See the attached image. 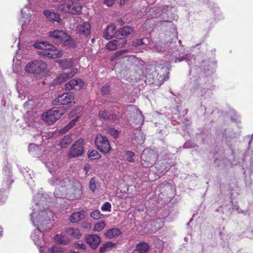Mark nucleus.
<instances>
[{
	"instance_id": "obj_1",
	"label": "nucleus",
	"mask_w": 253,
	"mask_h": 253,
	"mask_svg": "<svg viewBox=\"0 0 253 253\" xmlns=\"http://www.w3.org/2000/svg\"><path fill=\"white\" fill-rule=\"evenodd\" d=\"M33 210V212L31 214V219L34 225L38 228L31 234V238L35 244L38 247L42 245V241L43 239V234L40 229V227L44 230L49 229L48 225L50 223V218L52 217V212L47 209L44 211H40L38 213Z\"/></svg>"
},
{
	"instance_id": "obj_2",
	"label": "nucleus",
	"mask_w": 253,
	"mask_h": 253,
	"mask_svg": "<svg viewBox=\"0 0 253 253\" xmlns=\"http://www.w3.org/2000/svg\"><path fill=\"white\" fill-rule=\"evenodd\" d=\"M149 48L156 52H168L172 55V60L175 62L177 61L181 62L183 60L189 61L192 58V56L189 54H186L182 58L177 57L179 53H177L178 50L176 47H174V44L172 42L164 43L162 42H158L153 43L150 45Z\"/></svg>"
},
{
	"instance_id": "obj_3",
	"label": "nucleus",
	"mask_w": 253,
	"mask_h": 253,
	"mask_svg": "<svg viewBox=\"0 0 253 253\" xmlns=\"http://www.w3.org/2000/svg\"><path fill=\"white\" fill-rule=\"evenodd\" d=\"M34 46L41 49L38 51L39 55L49 58H59L62 56L63 52L58 51L56 47L46 42H38L34 44Z\"/></svg>"
},
{
	"instance_id": "obj_4",
	"label": "nucleus",
	"mask_w": 253,
	"mask_h": 253,
	"mask_svg": "<svg viewBox=\"0 0 253 253\" xmlns=\"http://www.w3.org/2000/svg\"><path fill=\"white\" fill-rule=\"evenodd\" d=\"M80 0H59L56 5L58 10L71 14H80L82 13V6L78 2Z\"/></svg>"
},
{
	"instance_id": "obj_5",
	"label": "nucleus",
	"mask_w": 253,
	"mask_h": 253,
	"mask_svg": "<svg viewBox=\"0 0 253 253\" xmlns=\"http://www.w3.org/2000/svg\"><path fill=\"white\" fill-rule=\"evenodd\" d=\"M65 109L63 107L53 108L42 114V119L48 124H52L64 114Z\"/></svg>"
},
{
	"instance_id": "obj_6",
	"label": "nucleus",
	"mask_w": 253,
	"mask_h": 253,
	"mask_svg": "<svg viewBox=\"0 0 253 253\" xmlns=\"http://www.w3.org/2000/svg\"><path fill=\"white\" fill-rule=\"evenodd\" d=\"M158 155L154 150L145 149L143 150L141 156V163L145 168L152 166L155 164Z\"/></svg>"
},
{
	"instance_id": "obj_7",
	"label": "nucleus",
	"mask_w": 253,
	"mask_h": 253,
	"mask_svg": "<svg viewBox=\"0 0 253 253\" xmlns=\"http://www.w3.org/2000/svg\"><path fill=\"white\" fill-rule=\"evenodd\" d=\"M46 63L42 60H35L29 63L25 67V71L35 75H42L46 69Z\"/></svg>"
},
{
	"instance_id": "obj_8",
	"label": "nucleus",
	"mask_w": 253,
	"mask_h": 253,
	"mask_svg": "<svg viewBox=\"0 0 253 253\" xmlns=\"http://www.w3.org/2000/svg\"><path fill=\"white\" fill-rule=\"evenodd\" d=\"M49 37L57 42L70 45L71 38L63 31L56 30L49 32Z\"/></svg>"
},
{
	"instance_id": "obj_9",
	"label": "nucleus",
	"mask_w": 253,
	"mask_h": 253,
	"mask_svg": "<svg viewBox=\"0 0 253 253\" xmlns=\"http://www.w3.org/2000/svg\"><path fill=\"white\" fill-rule=\"evenodd\" d=\"M95 143L97 149L102 153H107L111 150V146L108 138L101 134L96 135Z\"/></svg>"
},
{
	"instance_id": "obj_10",
	"label": "nucleus",
	"mask_w": 253,
	"mask_h": 253,
	"mask_svg": "<svg viewBox=\"0 0 253 253\" xmlns=\"http://www.w3.org/2000/svg\"><path fill=\"white\" fill-rule=\"evenodd\" d=\"M84 142L83 139L76 141L71 147L68 155L71 158L82 155L84 153Z\"/></svg>"
},
{
	"instance_id": "obj_11",
	"label": "nucleus",
	"mask_w": 253,
	"mask_h": 253,
	"mask_svg": "<svg viewBox=\"0 0 253 253\" xmlns=\"http://www.w3.org/2000/svg\"><path fill=\"white\" fill-rule=\"evenodd\" d=\"M74 99V95L71 92H68L63 93L62 95L59 96L56 99L52 102L54 106L61 105H67L71 103Z\"/></svg>"
},
{
	"instance_id": "obj_12",
	"label": "nucleus",
	"mask_w": 253,
	"mask_h": 253,
	"mask_svg": "<svg viewBox=\"0 0 253 253\" xmlns=\"http://www.w3.org/2000/svg\"><path fill=\"white\" fill-rule=\"evenodd\" d=\"M77 68H72L70 72H63L61 73L54 81V84H60L68 79L72 78L77 73Z\"/></svg>"
},
{
	"instance_id": "obj_13",
	"label": "nucleus",
	"mask_w": 253,
	"mask_h": 253,
	"mask_svg": "<svg viewBox=\"0 0 253 253\" xmlns=\"http://www.w3.org/2000/svg\"><path fill=\"white\" fill-rule=\"evenodd\" d=\"M84 82L80 79H74L70 80L66 83L65 86V89L68 90L71 89H81L84 85Z\"/></svg>"
},
{
	"instance_id": "obj_14",
	"label": "nucleus",
	"mask_w": 253,
	"mask_h": 253,
	"mask_svg": "<svg viewBox=\"0 0 253 253\" xmlns=\"http://www.w3.org/2000/svg\"><path fill=\"white\" fill-rule=\"evenodd\" d=\"M85 240L93 250L96 249L101 242L100 237L97 235H87Z\"/></svg>"
},
{
	"instance_id": "obj_15",
	"label": "nucleus",
	"mask_w": 253,
	"mask_h": 253,
	"mask_svg": "<svg viewBox=\"0 0 253 253\" xmlns=\"http://www.w3.org/2000/svg\"><path fill=\"white\" fill-rule=\"evenodd\" d=\"M133 31V29L130 27H124L116 31V38L119 39H124L132 33Z\"/></svg>"
},
{
	"instance_id": "obj_16",
	"label": "nucleus",
	"mask_w": 253,
	"mask_h": 253,
	"mask_svg": "<svg viewBox=\"0 0 253 253\" xmlns=\"http://www.w3.org/2000/svg\"><path fill=\"white\" fill-rule=\"evenodd\" d=\"M126 111L136 112L137 117L138 118V124L142 125L143 124L144 117L142 112L135 105H128L125 108Z\"/></svg>"
},
{
	"instance_id": "obj_17",
	"label": "nucleus",
	"mask_w": 253,
	"mask_h": 253,
	"mask_svg": "<svg viewBox=\"0 0 253 253\" xmlns=\"http://www.w3.org/2000/svg\"><path fill=\"white\" fill-rule=\"evenodd\" d=\"M78 32L82 35L87 36L90 34V25L88 22H84L77 27Z\"/></svg>"
},
{
	"instance_id": "obj_18",
	"label": "nucleus",
	"mask_w": 253,
	"mask_h": 253,
	"mask_svg": "<svg viewBox=\"0 0 253 253\" xmlns=\"http://www.w3.org/2000/svg\"><path fill=\"white\" fill-rule=\"evenodd\" d=\"M116 26L114 24H111L108 26L103 33V37L107 40L111 39L113 37L116 38Z\"/></svg>"
},
{
	"instance_id": "obj_19",
	"label": "nucleus",
	"mask_w": 253,
	"mask_h": 253,
	"mask_svg": "<svg viewBox=\"0 0 253 253\" xmlns=\"http://www.w3.org/2000/svg\"><path fill=\"white\" fill-rule=\"evenodd\" d=\"M3 174L5 177L4 178V181H5V186H3V188L6 187L9 188L10 185L13 182V180L11 178V172L9 168L6 167L3 169Z\"/></svg>"
},
{
	"instance_id": "obj_20",
	"label": "nucleus",
	"mask_w": 253,
	"mask_h": 253,
	"mask_svg": "<svg viewBox=\"0 0 253 253\" xmlns=\"http://www.w3.org/2000/svg\"><path fill=\"white\" fill-rule=\"evenodd\" d=\"M43 15L50 21L59 22L60 18L58 14L50 10H45L43 12Z\"/></svg>"
},
{
	"instance_id": "obj_21",
	"label": "nucleus",
	"mask_w": 253,
	"mask_h": 253,
	"mask_svg": "<svg viewBox=\"0 0 253 253\" xmlns=\"http://www.w3.org/2000/svg\"><path fill=\"white\" fill-rule=\"evenodd\" d=\"M149 248L147 243L142 242L136 245L135 249L132 251V253H147Z\"/></svg>"
},
{
	"instance_id": "obj_22",
	"label": "nucleus",
	"mask_w": 253,
	"mask_h": 253,
	"mask_svg": "<svg viewBox=\"0 0 253 253\" xmlns=\"http://www.w3.org/2000/svg\"><path fill=\"white\" fill-rule=\"evenodd\" d=\"M191 91L193 95L200 97L203 96L205 94L206 89L200 84H195L192 88Z\"/></svg>"
},
{
	"instance_id": "obj_23",
	"label": "nucleus",
	"mask_w": 253,
	"mask_h": 253,
	"mask_svg": "<svg viewBox=\"0 0 253 253\" xmlns=\"http://www.w3.org/2000/svg\"><path fill=\"white\" fill-rule=\"evenodd\" d=\"M85 216L84 211L73 213L70 216V220L72 223H76L83 219Z\"/></svg>"
},
{
	"instance_id": "obj_24",
	"label": "nucleus",
	"mask_w": 253,
	"mask_h": 253,
	"mask_svg": "<svg viewBox=\"0 0 253 253\" xmlns=\"http://www.w3.org/2000/svg\"><path fill=\"white\" fill-rule=\"evenodd\" d=\"M57 63L63 69H67L72 67L73 66L74 62L72 59H66L64 60H59Z\"/></svg>"
},
{
	"instance_id": "obj_25",
	"label": "nucleus",
	"mask_w": 253,
	"mask_h": 253,
	"mask_svg": "<svg viewBox=\"0 0 253 253\" xmlns=\"http://www.w3.org/2000/svg\"><path fill=\"white\" fill-rule=\"evenodd\" d=\"M65 232L68 235L72 236L77 238H79L82 235V233L78 228H68L66 229Z\"/></svg>"
},
{
	"instance_id": "obj_26",
	"label": "nucleus",
	"mask_w": 253,
	"mask_h": 253,
	"mask_svg": "<svg viewBox=\"0 0 253 253\" xmlns=\"http://www.w3.org/2000/svg\"><path fill=\"white\" fill-rule=\"evenodd\" d=\"M54 240L61 245H67L69 242V239L65 235L62 234H56L53 237Z\"/></svg>"
},
{
	"instance_id": "obj_27",
	"label": "nucleus",
	"mask_w": 253,
	"mask_h": 253,
	"mask_svg": "<svg viewBox=\"0 0 253 253\" xmlns=\"http://www.w3.org/2000/svg\"><path fill=\"white\" fill-rule=\"evenodd\" d=\"M38 103L39 101L37 99H35L34 97H32L31 99H29V100L24 104V107L25 108L32 109L36 108Z\"/></svg>"
},
{
	"instance_id": "obj_28",
	"label": "nucleus",
	"mask_w": 253,
	"mask_h": 253,
	"mask_svg": "<svg viewBox=\"0 0 253 253\" xmlns=\"http://www.w3.org/2000/svg\"><path fill=\"white\" fill-rule=\"evenodd\" d=\"M121 234V231L117 228H112L108 230L105 233V236L110 239L118 236Z\"/></svg>"
},
{
	"instance_id": "obj_29",
	"label": "nucleus",
	"mask_w": 253,
	"mask_h": 253,
	"mask_svg": "<svg viewBox=\"0 0 253 253\" xmlns=\"http://www.w3.org/2000/svg\"><path fill=\"white\" fill-rule=\"evenodd\" d=\"M72 140L71 135H67L61 140L60 146L63 148H66L71 143Z\"/></svg>"
},
{
	"instance_id": "obj_30",
	"label": "nucleus",
	"mask_w": 253,
	"mask_h": 253,
	"mask_svg": "<svg viewBox=\"0 0 253 253\" xmlns=\"http://www.w3.org/2000/svg\"><path fill=\"white\" fill-rule=\"evenodd\" d=\"M65 251V248L61 247L59 245H55L48 249V252L49 253H61Z\"/></svg>"
},
{
	"instance_id": "obj_31",
	"label": "nucleus",
	"mask_w": 253,
	"mask_h": 253,
	"mask_svg": "<svg viewBox=\"0 0 253 253\" xmlns=\"http://www.w3.org/2000/svg\"><path fill=\"white\" fill-rule=\"evenodd\" d=\"M72 190L73 191V195L71 196L72 198L79 199L81 198L82 194V191L80 188L73 187Z\"/></svg>"
},
{
	"instance_id": "obj_32",
	"label": "nucleus",
	"mask_w": 253,
	"mask_h": 253,
	"mask_svg": "<svg viewBox=\"0 0 253 253\" xmlns=\"http://www.w3.org/2000/svg\"><path fill=\"white\" fill-rule=\"evenodd\" d=\"M109 50L112 51L117 49L118 47V41L114 40L108 42L106 46Z\"/></svg>"
},
{
	"instance_id": "obj_33",
	"label": "nucleus",
	"mask_w": 253,
	"mask_h": 253,
	"mask_svg": "<svg viewBox=\"0 0 253 253\" xmlns=\"http://www.w3.org/2000/svg\"><path fill=\"white\" fill-rule=\"evenodd\" d=\"M115 245V244L112 242H108L103 244L99 248V253H104L106 251L108 248L113 247Z\"/></svg>"
},
{
	"instance_id": "obj_34",
	"label": "nucleus",
	"mask_w": 253,
	"mask_h": 253,
	"mask_svg": "<svg viewBox=\"0 0 253 253\" xmlns=\"http://www.w3.org/2000/svg\"><path fill=\"white\" fill-rule=\"evenodd\" d=\"M110 114L105 109L101 110L98 113V117L100 119L108 121L109 120Z\"/></svg>"
},
{
	"instance_id": "obj_35",
	"label": "nucleus",
	"mask_w": 253,
	"mask_h": 253,
	"mask_svg": "<svg viewBox=\"0 0 253 253\" xmlns=\"http://www.w3.org/2000/svg\"><path fill=\"white\" fill-rule=\"evenodd\" d=\"M101 155L96 150L88 151V157L90 160H96L101 157Z\"/></svg>"
},
{
	"instance_id": "obj_36",
	"label": "nucleus",
	"mask_w": 253,
	"mask_h": 253,
	"mask_svg": "<svg viewBox=\"0 0 253 253\" xmlns=\"http://www.w3.org/2000/svg\"><path fill=\"white\" fill-rule=\"evenodd\" d=\"M45 198L42 197V195L38 194L37 197H35L34 199V201L35 202V204L37 207L38 206H40L41 205H42L43 202H44Z\"/></svg>"
},
{
	"instance_id": "obj_37",
	"label": "nucleus",
	"mask_w": 253,
	"mask_h": 253,
	"mask_svg": "<svg viewBox=\"0 0 253 253\" xmlns=\"http://www.w3.org/2000/svg\"><path fill=\"white\" fill-rule=\"evenodd\" d=\"M125 156L127 161L130 163H133L134 162V157L135 156V154L134 152L130 151H127L125 152Z\"/></svg>"
},
{
	"instance_id": "obj_38",
	"label": "nucleus",
	"mask_w": 253,
	"mask_h": 253,
	"mask_svg": "<svg viewBox=\"0 0 253 253\" xmlns=\"http://www.w3.org/2000/svg\"><path fill=\"white\" fill-rule=\"evenodd\" d=\"M105 226V223L104 221H100L95 224L93 230L94 231L99 232L101 231Z\"/></svg>"
},
{
	"instance_id": "obj_39",
	"label": "nucleus",
	"mask_w": 253,
	"mask_h": 253,
	"mask_svg": "<svg viewBox=\"0 0 253 253\" xmlns=\"http://www.w3.org/2000/svg\"><path fill=\"white\" fill-rule=\"evenodd\" d=\"M102 216L103 214L98 210H95L90 213V216L94 219H100Z\"/></svg>"
},
{
	"instance_id": "obj_40",
	"label": "nucleus",
	"mask_w": 253,
	"mask_h": 253,
	"mask_svg": "<svg viewBox=\"0 0 253 253\" xmlns=\"http://www.w3.org/2000/svg\"><path fill=\"white\" fill-rule=\"evenodd\" d=\"M89 188L92 192H94L96 188V182L94 177L91 178L89 183Z\"/></svg>"
},
{
	"instance_id": "obj_41",
	"label": "nucleus",
	"mask_w": 253,
	"mask_h": 253,
	"mask_svg": "<svg viewBox=\"0 0 253 253\" xmlns=\"http://www.w3.org/2000/svg\"><path fill=\"white\" fill-rule=\"evenodd\" d=\"M75 122L76 121L75 120L71 121L68 125L60 130V132L62 133L67 132L75 125Z\"/></svg>"
},
{
	"instance_id": "obj_42",
	"label": "nucleus",
	"mask_w": 253,
	"mask_h": 253,
	"mask_svg": "<svg viewBox=\"0 0 253 253\" xmlns=\"http://www.w3.org/2000/svg\"><path fill=\"white\" fill-rule=\"evenodd\" d=\"M28 149L29 152L33 155L35 154V152L37 153L39 151V146L34 144H30Z\"/></svg>"
},
{
	"instance_id": "obj_43",
	"label": "nucleus",
	"mask_w": 253,
	"mask_h": 253,
	"mask_svg": "<svg viewBox=\"0 0 253 253\" xmlns=\"http://www.w3.org/2000/svg\"><path fill=\"white\" fill-rule=\"evenodd\" d=\"M127 52H128V50L126 49H124V50H121L115 52V54H114V55L111 56V60H113L116 58L119 57V56L122 55L123 54L127 53Z\"/></svg>"
},
{
	"instance_id": "obj_44",
	"label": "nucleus",
	"mask_w": 253,
	"mask_h": 253,
	"mask_svg": "<svg viewBox=\"0 0 253 253\" xmlns=\"http://www.w3.org/2000/svg\"><path fill=\"white\" fill-rule=\"evenodd\" d=\"M107 132L114 137H117L119 135V131L112 127H109L107 129Z\"/></svg>"
},
{
	"instance_id": "obj_45",
	"label": "nucleus",
	"mask_w": 253,
	"mask_h": 253,
	"mask_svg": "<svg viewBox=\"0 0 253 253\" xmlns=\"http://www.w3.org/2000/svg\"><path fill=\"white\" fill-rule=\"evenodd\" d=\"M111 205L110 203L106 202L101 206V209L102 211H111Z\"/></svg>"
},
{
	"instance_id": "obj_46",
	"label": "nucleus",
	"mask_w": 253,
	"mask_h": 253,
	"mask_svg": "<svg viewBox=\"0 0 253 253\" xmlns=\"http://www.w3.org/2000/svg\"><path fill=\"white\" fill-rule=\"evenodd\" d=\"M49 183L52 185H55L58 184L60 181L57 177L53 176L51 178H50L49 180Z\"/></svg>"
},
{
	"instance_id": "obj_47",
	"label": "nucleus",
	"mask_w": 253,
	"mask_h": 253,
	"mask_svg": "<svg viewBox=\"0 0 253 253\" xmlns=\"http://www.w3.org/2000/svg\"><path fill=\"white\" fill-rule=\"evenodd\" d=\"M119 119V116L115 114H112L109 115V120L108 121L115 122Z\"/></svg>"
},
{
	"instance_id": "obj_48",
	"label": "nucleus",
	"mask_w": 253,
	"mask_h": 253,
	"mask_svg": "<svg viewBox=\"0 0 253 253\" xmlns=\"http://www.w3.org/2000/svg\"><path fill=\"white\" fill-rule=\"evenodd\" d=\"M110 91V86L109 85H104L101 88V93L103 95L108 94Z\"/></svg>"
},
{
	"instance_id": "obj_49",
	"label": "nucleus",
	"mask_w": 253,
	"mask_h": 253,
	"mask_svg": "<svg viewBox=\"0 0 253 253\" xmlns=\"http://www.w3.org/2000/svg\"><path fill=\"white\" fill-rule=\"evenodd\" d=\"M46 167L48 168V170L49 171V172L53 175L54 173L53 169H55V166L50 164H46Z\"/></svg>"
},
{
	"instance_id": "obj_50",
	"label": "nucleus",
	"mask_w": 253,
	"mask_h": 253,
	"mask_svg": "<svg viewBox=\"0 0 253 253\" xmlns=\"http://www.w3.org/2000/svg\"><path fill=\"white\" fill-rule=\"evenodd\" d=\"M143 44H144V42H143V39L137 40L133 42V45L135 46H138V45H141Z\"/></svg>"
},
{
	"instance_id": "obj_51",
	"label": "nucleus",
	"mask_w": 253,
	"mask_h": 253,
	"mask_svg": "<svg viewBox=\"0 0 253 253\" xmlns=\"http://www.w3.org/2000/svg\"><path fill=\"white\" fill-rule=\"evenodd\" d=\"M6 199V196L3 195V192L1 190H0V203H3Z\"/></svg>"
},
{
	"instance_id": "obj_52",
	"label": "nucleus",
	"mask_w": 253,
	"mask_h": 253,
	"mask_svg": "<svg viewBox=\"0 0 253 253\" xmlns=\"http://www.w3.org/2000/svg\"><path fill=\"white\" fill-rule=\"evenodd\" d=\"M115 0H104V3L106 4L108 6H112Z\"/></svg>"
},
{
	"instance_id": "obj_53",
	"label": "nucleus",
	"mask_w": 253,
	"mask_h": 253,
	"mask_svg": "<svg viewBox=\"0 0 253 253\" xmlns=\"http://www.w3.org/2000/svg\"><path fill=\"white\" fill-rule=\"evenodd\" d=\"M54 194L55 196L58 198H61L64 196V194L63 193H59V189H56L54 192Z\"/></svg>"
},
{
	"instance_id": "obj_54",
	"label": "nucleus",
	"mask_w": 253,
	"mask_h": 253,
	"mask_svg": "<svg viewBox=\"0 0 253 253\" xmlns=\"http://www.w3.org/2000/svg\"><path fill=\"white\" fill-rule=\"evenodd\" d=\"M83 226L84 228L90 229L91 228V225L89 222H84L83 223Z\"/></svg>"
},
{
	"instance_id": "obj_55",
	"label": "nucleus",
	"mask_w": 253,
	"mask_h": 253,
	"mask_svg": "<svg viewBox=\"0 0 253 253\" xmlns=\"http://www.w3.org/2000/svg\"><path fill=\"white\" fill-rule=\"evenodd\" d=\"M23 174L26 180H29L30 179H32L31 174L28 173V171H26L25 172L23 173Z\"/></svg>"
},
{
	"instance_id": "obj_56",
	"label": "nucleus",
	"mask_w": 253,
	"mask_h": 253,
	"mask_svg": "<svg viewBox=\"0 0 253 253\" xmlns=\"http://www.w3.org/2000/svg\"><path fill=\"white\" fill-rule=\"evenodd\" d=\"M77 246L79 248L82 249L83 250H85L86 249L85 245L83 243L78 244Z\"/></svg>"
},
{
	"instance_id": "obj_57",
	"label": "nucleus",
	"mask_w": 253,
	"mask_h": 253,
	"mask_svg": "<svg viewBox=\"0 0 253 253\" xmlns=\"http://www.w3.org/2000/svg\"><path fill=\"white\" fill-rule=\"evenodd\" d=\"M118 44V46L120 47H124L126 44V41H125L123 42H122Z\"/></svg>"
},
{
	"instance_id": "obj_58",
	"label": "nucleus",
	"mask_w": 253,
	"mask_h": 253,
	"mask_svg": "<svg viewBox=\"0 0 253 253\" xmlns=\"http://www.w3.org/2000/svg\"><path fill=\"white\" fill-rule=\"evenodd\" d=\"M169 8V7L167 5L163 6L161 7L162 10L163 11V13H164L165 11H167Z\"/></svg>"
},
{
	"instance_id": "obj_59",
	"label": "nucleus",
	"mask_w": 253,
	"mask_h": 253,
	"mask_svg": "<svg viewBox=\"0 0 253 253\" xmlns=\"http://www.w3.org/2000/svg\"><path fill=\"white\" fill-rule=\"evenodd\" d=\"M117 22L118 23V24H119L120 25H123L124 24V22L123 21V20L121 19H119L117 20Z\"/></svg>"
},
{
	"instance_id": "obj_60",
	"label": "nucleus",
	"mask_w": 253,
	"mask_h": 253,
	"mask_svg": "<svg viewBox=\"0 0 253 253\" xmlns=\"http://www.w3.org/2000/svg\"><path fill=\"white\" fill-rule=\"evenodd\" d=\"M125 3V0H120V5H123Z\"/></svg>"
},
{
	"instance_id": "obj_61",
	"label": "nucleus",
	"mask_w": 253,
	"mask_h": 253,
	"mask_svg": "<svg viewBox=\"0 0 253 253\" xmlns=\"http://www.w3.org/2000/svg\"><path fill=\"white\" fill-rule=\"evenodd\" d=\"M252 183V181L251 180H249V182L246 181V185L247 186H250Z\"/></svg>"
},
{
	"instance_id": "obj_62",
	"label": "nucleus",
	"mask_w": 253,
	"mask_h": 253,
	"mask_svg": "<svg viewBox=\"0 0 253 253\" xmlns=\"http://www.w3.org/2000/svg\"><path fill=\"white\" fill-rule=\"evenodd\" d=\"M160 221V226L159 227V228H161L162 226H163V222H162V221H161V219H159L157 220V221Z\"/></svg>"
},
{
	"instance_id": "obj_63",
	"label": "nucleus",
	"mask_w": 253,
	"mask_h": 253,
	"mask_svg": "<svg viewBox=\"0 0 253 253\" xmlns=\"http://www.w3.org/2000/svg\"><path fill=\"white\" fill-rule=\"evenodd\" d=\"M88 168V166L87 165H85L84 167V170H86V172H87V169Z\"/></svg>"
},
{
	"instance_id": "obj_64",
	"label": "nucleus",
	"mask_w": 253,
	"mask_h": 253,
	"mask_svg": "<svg viewBox=\"0 0 253 253\" xmlns=\"http://www.w3.org/2000/svg\"><path fill=\"white\" fill-rule=\"evenodd\" d=\"M253 139V134H252V135H251V140L249 141V144H249V145H250L251 143V141H252Z\"/></svg>"
}]
</instances>
